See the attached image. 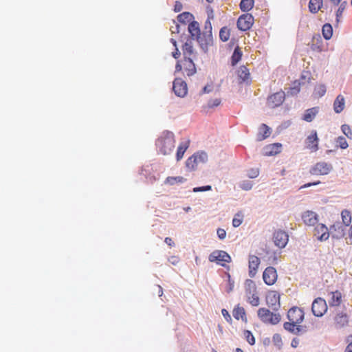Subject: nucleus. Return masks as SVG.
Segmentation results:
<instances>
[{"instance_id":"f257e3e1","label":"nucleus","mask_w":352,"mask_h":352,"mask_svg":"<svg viewBox=\"0 0 352 352\" xmlns=\"http://www.w3.org/2000/svg\"><path fill=\"white\" fill-rule=\"evenodd\" d=\"M156 146L164 155H170L175 147V140L172 132L166 131L157 140Z\"/></svg>"},{"instance_id":"f03ea898","label":"nucleus","mask_w":352,"mask_h":352,"mask_svg":"<svg viewBox=\"0 0 352 352\" xmlns=\"http://www.w3.org/2000/svg\"><path fill=\"white\" fill-rule=\"evenodd\" d=\"M212 30V23L210 20L208 19L205 22L203 32H200V34L196 38V40L203 50H207L209 46L213 44Z\"/></svg>"},{"instance_id":"7ed1b4c3","label":"nucleus","mask_w":352,"mask_h":352,"mask_svg":"<svg viewBox=\"0 0 352 352\" xmlns=\"http://www.w3.org/2000/svg\"><path fill=\"white\" fill-rule=\"evenodd\" d=\"M208 161V155L204 151L194 153L186 161V166L190 171L195 170L199 166Z\"/></svg>"},{"instance_id":"20e7f679","label":"nucleus","mask_w":352,"mask_h":352,"mask_svg":"<svg viewBox=\"0 0 352 352\" xmlns=\"http://www.w3.org/2000/svg\"><path fill=\"white\" fill-rule=\"evenodd\" d=\"M257 315L260 320L265 324L275 325L281 320L280 314L272 312L268 309L264 307L258 309Z\"/></svg>"},{"instance_id":"39448f33","label":"nucleus","mask_w":352,"mask_h":352,"mask_svg":"<svg viewBox=\"0 0 352 352\" xmlns=\"http://www.w3.org/2000/svg\"><path fill=\"white\" fill-rule=\"evenodd\" d=\"M245 289L249 303L254 307H257L260 303V299L256 293V287L254 282L250 279L246 280Z\"/></svg>"},{"instance_id":"423d86ee","label":"nucleus","mask_w":352,"mask_h":352,"mask_svg":"<svg viewBox=\"0 0 352 352\" xmlns=\"http://www.w3.org/2000/svg\"><path fill=\"white\" fill-rule=\"evenodd\" d=\"M193 59L194 58H188L178 61L175 67V71L180 72L184 70V73H186L188 76L194 75L196 73V67L193 63Z\"/></svg>"},{"instance_id":"0eeeda50","label":"nucleus","mask_w":352,"mask_h":352,"mask_svg":"<svg viewBox=\"0 0 352 352\" xmlns=\"http://www.w3.org/2000/svg\"><path fill=\"white\" fill-rule=\"evenodd\" d=\"M333 170V166L331 163L326 162H319L316 163L309 170L312 175L321 176L327 175Z\"/></svg>"},{"instance_id":"6e6552de","label":"nucleus","mask_w":352,"mask_h":352,"mask_svg":"<svg viewBox=\"0 0 352 352\" xmlns=\"http://www.w3.org/2000/svg\"><path fill=\"white\" fill-rule=\"evenodd\" d=\"M208 259L210 262H215L221 266H225L226 263L231 261L230 255L223 250H215L212 252L209 255Z\"/></svg>"},{"instance_id":"1a4fd4ad","label":"nucleus","mask_w":352,"mask_h":352,"mask_svg":"<svg viewBox=\"0 0 352 352\" xmlns=\"http://www.w3.org/2000/svg\"><path fill=\"white\" fill-rule=\"evenodd\" d=\"M311 311L315 316H322L327 311L326 300L322 298H316L312 302Z\"/></svg>"},{"instance_id":"9d476101","label":"nucleus","mask_w":352,"mask_h":352,"mask_svg":"<svg viewBox=\"0 0 352 352\" xmlns=\"http://www.w3.org/2000/svg\"><path fill=\"white\" fill-rule=\"evenodd\" d=\"M254 24V17L250 14H243L237 20V27L241 31L250 30Z\"/></svg>"},{"instance_id":"9b49d317","label":"nucleus","mask_w":352,"mask_h":352,"mask_svg":"<svg viewBox=\"0 0 352 352\" xmlns=\"http://www.w3.org/2000/svg\"><path fill=\"white\" fill-rule=\"evenodd\" d=\"M318 142L319 138L318 137L317 131L316 130H312L305 140V146L311 152H316L319 148Z\"/></svg>"},{"instance_id":"f8f14e48","label":"nucleus","mask_w":352,"mask_h":352,"mask_svg":"<svg viewBox=\"0 0 352 352\" xmlns=\"http://www.w3.org/2000/svg\"><path fill=\"white\" fill-rule=\"evenodd\" d=\"M274 244L280 248H283L286 246L289 241V235L283 230H276L273 235Z\"/></svg>"},{"instance_id":"ddd939ff","label":"nucleus","mask_w":352,"mask_h":352,"mask_svg":"<svg viewBox=\"0 0 352 352\" xmlns=\"http://www.w3.org/2000/svg\"><path fill=\"white\" fill-rule=\"evenodd\" d=\"M173 90L176 96L184 97L188 92L187 84L182 78H175L173 84Z\"/></svg>"},{"instance_id":"4468645a","label":"nucleus","mask_w":352,"mask_h":352,"mask_svg":"<svg viewBox=\"0 0 352 352\" xmlns=\"http://www.w3.org/2000/svg\"><path fill=\"white\" fill-rule=\"evenodd\" d=\"M278 278L276 270L273 267H267L263 272V278L267 285H274Z\"/></svg>"},{"instance_id":"2eb2a0df","label":"nucleus","mask_w":352,"mask_h":352,"mask_svg":"<svg viewBox=\"0 0 352 352\" xmlns=\"http://www.w3.org/2000/svg\"><path fill=\"white\" fill-rule=\"evenodd\" d=\"M287 318L289 321L300 324L304 319V312L301 309L294 307L288 311Z\"/></svg>"},{"instance_id":"dca6fc26","label":"nucleus","mask_w":352,"mask_h":352,"mask_svg":"<svg viewBox=\"0 0 352 352\" xmlns=\"http://www.w3.org/2000/svg\"><path fill=\"white\" fill-rule=\"evenodd\" d=\"M285 100V92L283 91L276 92L267 98V105L271 108H275L282 104Z\"/></svg>"},{"instance_id":"f3484780","label":"nucleus","mask_w":352,"mask_h":352,"mask_svg":"<svg viewBox=\"0 0 352 352\" xmlns=\"http://www.w3.org/2000/svg\"><path fill=\"white\" fill-rule=\"evenodd\" d=\"M261 263L260 258L255 255H250L248 259L249 276L254 278L257 272Z\"/></svg>"},{"instance_id":"a211bd4d","label":"nucleus","mask_w":352,"mask_h":352,"mask_svg":"<svg viewBox=\"0 0 352 352\" xmlns=\"http://www.w3.org/2000/svg\"><path fill=\"white\" fill-rule=\"evenodd\" d=\"M314 235L321 241H326L330 236L328 228L323 223L318 224L314 229Z\"/></svg>"},{"instance_id":"6ab92c4d","label":"nucleus","mask_w":352,"mask_h":352,"mask_svg":"<svg viewBox=\"0 0 352 352\" xmlns=\"http://www.w3.org/2000/svg\"><path fill=\"white\" fill-rule=\"evenodd\" d=\"M302 219L305 225L309 226H315L318 221V215L313 211L307 210L302 215Z\"/></svg>"},{"instance_id":"aec40b11","label":"nucleus","mask_w":352,"mask_h":352,"mask_svg":"<svg viewBox=\"0 0 352 352\" xmlns=\"http://www.w3.org/2000/svg\"><path fill=\"white\" fill-rule=\"evenodd\" d=\"M267 303L274 309L280 307V295L276 292H270L266 297Z\"/></svg>"},{"instance_id":"412c9836","label":"nucleus","mask_w":352,"mask_h":352,"mask_svg":"<svg viewBox=\"0 0 352 352\" xmlns=\"http://www.w3.org/2000/svg\"><path fill=\"white\" fill-rule=\"evenodd\" d=\"M184 58H195L196 53L194 50L192 42L191 40L188 39L182 47Z\"/></svg>"},{"instance_id":"4be33fe9","label":"nucleus","mask_w":352,"mask_h":352,"mask_svg":"<svg viewBox=\"0 0 352 352\" xmlns=\"http://www.w3.org/2000/svg\"><path fill=\"white\" fill-rule=\"evenodd\" d=\"M348 323V317L342 312L338 313L333 318V326L336 329L344 327Z\"/></svg>"},{"instance_id":"5701e85b","label":"nucleus","mask_w":352,"mask_h":352,"mask_svg":"<svg viewBox=\"0 0 352 352\" xmlns=\"http://www.w3.org/2000/svg\"><path fill=\"white\" fill-rule=\"evenodd\" d=\"M330 298L329 304L330 307H338L342 302V294L341 292L336 290L329 293Z\"/></svg>"},{"instance_id":"b1692460","label":"nucleus","mask_w":352,"mask_h":352,"mask_svg":"<svg viewBox=\"0 0 352 352\" xmlns=\"http://www.w3.org/2000/svg\"><path fill=\"white\" fill-rule=\"evenodd\" d=\"M330 234H331L332 237L340 239L344 236V229L340 223L338 222L331 226L329 229Z\"/></svg>"},{"instance_id":"393cba45","label":"nucleus","mask_w":352,"mask_h":352,"mask_svg":"<svg viewBox=\"0 0 352 352\" xmlns=\"http://www.w3.org/2000/svg\"><path fill=\"white\" fill-rule=\"evenodd\" d=\"M232 315L233 317L237 320H241L245 322H247L248 321L245 310L239 305H237L236 307H234L232 311Z\"/></svg>"},{"instance_id":"a878e982","label":"nucleus","mask_w":352,"mask_h":352,"mask_svg":"<svg viewBox=\"0 0 352 352\" xmlns=\"http://www.w3.org/2000/svg\"><path fill=\"white\" fill-rule=\"evenodd\" d=\"M282 144L280 143L271 144L265 146V154L267 156H272L281 152Z\"/></svg>"},{"instance_id":"bb28decb","label":"nucleus","mask_w":352,"mask_h":352,"mask_svg":"<svg viewBox=\"0 0 352 352\" xmlns=\"http://www.w3.org/2000/svg\"><path fill=\"white\" fill-rule=\"evenodd\" d=\"M345 107L344 97L339 94L333 102V110L336 113H341Z\"/></svg>"},{"instance_id":"cd10ccee","label":"nucleus","mask_w":352,"mask_h":352,"mask_svg":"<svg viewBox=\"0 0 352 352\" xmlns=\"http://www.w3.org/2000/svg\"><path fill=\"white\" fill-rule=\"evenodd\" d=\"M271 134V129L270 128L267 126L265 124H262L259 129H258V133L257 134V140L258 141H262L267 138L270 137Z\"/></svg>"},{"instance_id":"c85d7f7f","label":"nucleus","mask_w":352,"mask_h":352,"mask_svg":"<svg viewBox=\"0 0 352 352\" xmlns=\"http://www.w3.org/2000/svg\"><path fill=\"white\" fill-rule=\"evenodd\" d=\"M318 112H319L318 107H315L308 109L305 111V112L303 115V117H302V120L306 122H310L314 119V118L318 113Z\"/></svg>"},{"instance_id":"c756f323","label":"nucleus","mask_w":352,"mask_h":352,"mask_svg":"<svg viewBox=\"0 0 352 352\" xmlns=\"http://www.w3.org/2000/svg\"><path fill=\"white\" fill-rule=\"evenodd\" d=\"M189 145H190L189 140H186L184 142H182L179 144V145L177 148V153H176V158H177V161H179L180 160L182 159V157L184 155V153L189 147Z\"/></svg>"},{"instance_id":"7c9ffc66","label":"nucleus","mask_w":352,"mask_h":352,"mask_svg":"<svg viewBox=\"0 0 352 352\" xmlns=\"http://www.w3.org/2000/svg\"><path fill=\"white\" fill-rule=\"evenodd\" d=\"M188 29L193 39H196V38L200 34L201 31L199 24L197 21H191L188 25Z\"/></svg>"},{"instance_id":"2f4dec72","label":"nucleus","mask_w":352,"mask_h":352,"mask_svg":"<svg viewBox=\"0 0 352 352\" xmlns=\"http://www.w3.org/2000/svg\"><path fill=\"white\" fill-rule=\"evenodd\" d=\"M237 75L240 82H248L250 79V72L245 66H241L237 70Z\"/></svg>"},{"instance_id":"473e14b6","label":"nucleus","mask_w":352,"mask_h":352,"mask_svg":"<svg viewBox=\"0 0 352 352\" xmlns=\"http://www.w3.org/2000/svg\"><path fill=\"white\" fill-rule=\"evenodd\" d=\"M322 6V0H310L309 9L311 13H317Z\"/></svg>"},{"instance_id":"72a5a7b5","label":"nucleus","mask_w":352,"mask_h":352,"mask_svg":"<svg viewBox=\"0 0 352 352\" xmlns=\"http://www.w3.org/2000/svg\"><path fill=\"white\" fill-rule=\"evenodd\" d=\"M186 181V179L182 176L177 177H168L165 179L164 183L170 186H173L177 184H182Z\"/></svg>"},{"instance_id":"f704fd0d","label":"nucleus","mask_w":352,"mask_h":352,"mask_svg":"<svg viewBox=\"0 0 352 352\" xmlns=\"http://www.w3.org/2000/svg\"><path fill=\"white\" fill-rule=\"evenodd\" d=\"M193 19V15L188 12H182L177 16L178 21L184 24L190 23Z\"/></svg>"},{"instance_id":"c9c22d12","label":"nucleus","mask_w":352,"mask_h":352,"mask_svg":"<svg viewBox=\"0 0 352 352\" xmlns=\"http://www.w3.org/2000/svg\"><path fill=\"white\" fill-rule=\"evenodd\" d=\"M322 33L323 37L326 40L330 39L333 35V28H332L331 25L329 23H325L322 26Z\"/></svg>"},{"instance_id":"e433bc0d","label":"nucleus","mask_w":352,"mask_h":352,"mask_svg":"<svg viewBox=\"0 0 352 352\" xmlns=\"http://www.w3.org/2000/svg\"><path fill=\"white\" fill-rule=\"evenodd\" d=\"M254 5V0H241L239 6L243 12H248L253 8Z\"/></svg>"},{"instance_id":"4c0bfd02","label":"nucleus","mask_w":352,"mask_h":352,"mask_svg":"<svg viewBox=\"0 0 352 352\" xmlns=\"http://www.w3.org/2000/svg\"><path fill=\"white\" fill-rule=\"evenodd\" d=\"M230 36V30L228 27H223L219 31V38L223 41H228Z\"/></svg>"},{"instance_id":"58836bf2","label":"nucleus","mask_w":352,"mask_h":352,"mask_svg":"<svg viewBox=\"0 0 352 352\" xmlns=\"http://www.w3.org/2000/svg\"><path fill=\"white\" fill-rule=\"evenodd\" d=\"M342 219L345 226H348L351 222V214L347 210H344L341 213Z\"/></svg>"},{"instance_id":"ea45409f","label":"nucleus","mask_w":352,"mask_h":352,"mask_svg":"<svg viewBox=\"0 0 352 352\" xmlns=\"http://www.w3.org/2000/svg\"><path fill=\"white\" fill-rule=\"evenodd\" d=\"M242 56V52L239 47H236L232 56V64L236 65L241 59Z\"/></svg>"},{"instance_id":"a19ab883","label":"nucleus","mask_w":352,"mask_h":352,"mask_svg":"<svg viewBox=\"0 0 352 352\" xmlns=\"http://www.w3.org/2000/svg\"><path fill=\"white\" fill-rule=\"evenodd\" d=\"M243 214L241 212H237L233 219H232V226L234 228L239 227L243 222Z\"/></svg>"},{"instance_id":"79ce46f5","label":"nucleus","mask_w":352,"mask_h":352,"mask_svg":"<svg viewBox=\"0 0 352 352\" xmlns=\"http://www.w3.org/2000/svg\"><path fill=\"white\" fill-rule=\"evenodd\" d=\"M327 89L324 85H318L314 88V95L317 97H322L326 93Z\"/></svg>"},{"instance_id":"37998d69","label":"nucleus","mask_w":352,"mask_h":352,"mask_svg":"<svg viewBox=\"0 0 352 352\" xmlns=\"http://www.w3.org/2000/svg\"><path fill=\"white\" fill-rule=\"evenodd\" d=\"M298 323H294L292 321L286 322L284 323L283 327L285 330L290 331V332H294L296 330H299V328L298 327Z\"/></svg>"},{"instance_id":"c03bdc74","label":"nucleus","mask_w":352,"mask_h":352,"mask_svg":"<svg viewBox=\"0 0 352 352\" xmlns=\"http://www.w3.org/2000/svg\"><path fill=\"white\" fill-rule=\"evenodd\" d=\"M336 142L337 146H339L342 149H346L348 146V142L346 138L343 136H339L336 138Z\"/></svg>"},{"instance_id":"a18cd8bd","label":"nucleus","mask_w":352,"mask_h":352,"mask_svg":"<svg viewBox=\"0 0 352 352\" xmlns=\"http://www.w3.org/2000/svg\"><path fill=\"white\" fill-rule=\"evenodd\" d=\"M272 342L278 349H280L283 346V341L280 335L278 333L274 334L272 337Z\"/></svg>"},{"instance_id":"49530a36","label":"nucleus","mask_w":352,"mask_h":352,"mask_svg":"<svg viewBox=\"0 0 352 352\" xmlns=\"http://www.w3.org/2000/svg\"><path fill=\"white\" fill-rule=\"evenodd\" d=\"M343 133L349 139H352V130L348 124H342L341 126Z\"/></svg>"},{"instance_id":"de8ad7c7","label":"nucleus","mask_w":352,"mask_h":352,"mask_svg":"<svg viewBox=\"0 0 352 352\" xmlns=\"http://www.w3.org/2000/svg\"><path fill=\"white\" fill-rule=\"evenodd\" d=\"M221 102V98H217L211 99L208 101V102L207 104V107L208 109L217 107L220 105Z\"/></svg>"},{"instance_id":"09e8293b","label":"nucleus","mask_w":352,"mask_h":352,"mask_svg":"<svg viewBox=\"0 0 352 352\" xmlns=\"http://www.w3.org/2000/svg\"><path fill=\"white\" fill-rule=\"evenodd\" d=\"M244 336L250 344L253 345L255 343V338L250 331L245 330L244 331Z\"/></svg>"},{"instance_id":"8fccbe9b","label":"nucleus","mask_w":352,"mask_h":352,"mask_svg":"<svg viewBox=\"0 0 352 352\" xmlns=\"http://www.w3.org/2000/svg\"><path fill=\"white\" fill-rule=\"evenodd\" d=\"M240 187L243 190H249L252 187V183L250 181H243L240 184Z\"/></svg>"},{"instance_id":"3c124183","label":"nucleus","mask_w":352,"mask_h":352,"mask_svg":"<svg viewBox=\"0 0 352 352\" xmlns=\"http://www.w3.org/2000/svg\"><path fill=\"white\" fill-rule=\"evenodd\" d=\"M259 174V170L258 168H252L250 170H248V176L250 177V178H256L258 177Z\"/></svg>"},{"instance_id":"603ef678","label":"nucleus","mask_w":352,"mask_h":352,"mask_svg":"<svg viewBox=\"0 0 352 352\" xmlns=\"http://www.w3.org/2000/svg\"><path fill=\"white\" fill-rule=\"evenodd\" d=\"M346 4V2H344L343 3H342L340 5V6L339 7V8L338 9L337 12H336V19H337V21H339V18L342 16V12L344 10V8H345V5Z\"/></svg>"},{"instance_id":"864d4df0","label":"nucleus","mask_w":352,"mask_h":352,"mask_svg":"<svg viewBox=\"0 0 352 352\" xmlns=\"http://www.w3.org/2000/svg\"><path fill=\"white\" fill-rule=\"evenodd\" d=\"M212 188L211 186H205L202 187H195L193 188L192 191L194 192H202V191H208L210 190Z\"/></svg>"},{"instance_id":"5fc2aeb1","label":"nucleus","mask_w":352,"mask_h":352,"mask_svg":"<svg viewBox=\"0 0 352 352\" xmlns=\"http://www.w3.org/2000/svg\"><path fill=\"white\" fill-rule=\"evenodd\" d=\"M217 233L218 237L221 240L224 239L226 238V232L223 228H218L217 231Z\"/></svg>"},{"instance_id":"6e6d98bb","label":"nucleus","mask_w":352,"mask_h":352,"mask_svg":"<svg viewBox=\"0 0 352 352\" xmlns=\"http://www.w3.org/2000/svg\"><path fill=\"white\" fill-rule=\"evenodd\" d=\"M300 92V83H298L296 85H294L293 87L290 89L289 93L292 95H296Z\"/></svg>"},{"instance_id":"4d7b16f0","label":"nucleus","mask_w":352,"mask_h":352,"mask_svg":"<svg viewBox=\"0 0 352 352\" xmlns=\"http://www.w3.org/2000/svg\"><path fill=\"white\" fill-rule=\"evenodd\" d=\"M168 261L173 265H176L179 262V258L177 256H171L168 258Z\"/></svg>"},{"instance_id":"13d9d810","label":"nucleus","mask_w":352,"mask_h":352,"mask_svg":"<svg viewBox=\"0 0 352 352\" xmlns=\"http://www.w3.org/2000/svg\"><path fill=\"white\" fill-rule=\"evenodd\" d=\"M221 313H222V315L223 316V317L225 318V319L228 321V322H231L232 321V318H231V316L229 314V312L225 309H223L221 310Z\"/></svg>"},{"instance_id":"bf43d9fd","label":"nucleus","mask_w":352,"mask_h":352,"mask_svg":"<svg viewBox=\"0 0 352 352\" xmlns=\"http://www.w3.org/2000/svg\"><path fill=\"white\" fill-rule=\"evenodd\" d=\"M183 6L182 3L180 1H175V6H174V11L175 12H179L182 10Z\"/></svg>"},{"instance_id":"052dcab7","label":"nucleus","mask_w":352,"mask_h":352,"mask_svg":"<svg viewBox=\"0 0 352 352\" xmlns=\"http://www.w3.org/2000/svg\"><path fill=\"white\" fill-rule=\"evenodd\" d=\"M212 91V85H206L204 88H203V90H202V94H208L210 92H211Z\"/></svg>"},{"instance_id":"680f3d73","label":"nucleus","mask_w":352,"mask_h":352,"mask_svg":"<svg viewBox=\"0 0 352 352\" xmlns=\"http://www.w3.org/2000/svg\"><path fill=\"white\" fill-rule=\"evenodd\" d=\"M164 242L170 247L175 245L173 241L170 237H166L164 239Z\"/></svg>"},{"instance_id":"e2e57ef3","label":"nucleus","mask_w":352,"mask_h":352,"mask_svg":"<svg viewBox=\"0 0 352 352\" xmlns=\"http://www.w3.org/2000/svg\"><path fill=\"white\" fill-rule=\"evenodd\" d=\"M320 183V181H318L316 182L307 183V184H305L303 186H302L300 187V188H308V187H310V186H316V185L319 184Z\"/></svg>"},{"instance_id":"0e129e2a","label":"nucleus","mask_w":352,"mask_h":352,"mask_svg":"<svg viewBox=\"0 0 352 352\" xmlns=\"http://www.w3.org/2000/svg\"><path fill=\"white\" fill-rule=\"evenodd\" d=\"M299 344V340L297 338H294L292 341L291 345L294 348H296Z\"/></svg>"},{"instance_id":"69168bd1","label":"nucleus","mask_w":352,"mask_h":352,"mask_svg":"<svg viewBox=\"0 0 352 352\" xmlns=\"http://www.w3.org/2000/svg\"><path fill=\"white\" fill-rule=\"evenodd\" d=\"M180 56V52L179 50L176 47L175 51L173 52V56L175 58H178Z\"/></svg>"},{"instance_id":"338daca9","label":"nucleus","mask_w":352,"mask_h":352,"mask_svg":"<svg viewBox=\"0 0 352 352\" xmlns=\"http://www.w3.org/2000/svg\"><path fill=\"white\" fill-rule=\"evenodd\" d=\"M344 352H352V342L346 346Z\"/></svg>"},{"instance_id":"774afa93","label":"nucleus","mask_w":352,"mask_h":352,"mask_svg":"<svg viewBox=\"0 0 352 352\" xmlns=\"http://www.w3.org/2000/svg\"><path fill=\"white\" fill-rule=\"evenodd\" d=\"M330 1H331V3H333L334 6H338L341 1V0H330Z\"/></svg>"}]
</instances>
